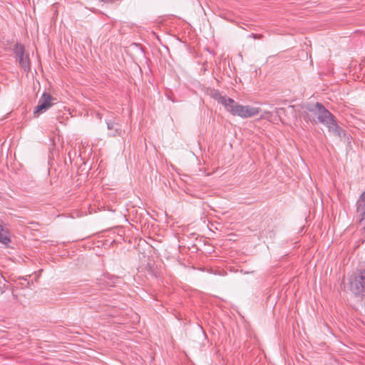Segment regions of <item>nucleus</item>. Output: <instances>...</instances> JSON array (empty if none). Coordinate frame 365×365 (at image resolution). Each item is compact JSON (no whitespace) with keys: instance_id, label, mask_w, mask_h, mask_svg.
<instances>
[{"instance_id":"obj_1","label":"nucleus","mask_w":365,"mask_h":365,"mask_svg":"<svg viewBox=\"0 0 365 365\" xmlns=\"http://www.w3.org/2000/svg\"><path fill=\"white\" fill-rule=\"evenodd\" d=\"M306 109L308 111L304 116L306 120L314 124L320 123L324 125L336 136L344 135V130L336 123L334 116L322 103L308 104Z\"/></svg>"},{"instance_id":"obj_2","label":"nucleus","mask_w":365,"mask_h":365,"mask_svg":"<svg viewBox=\"0 0 365 365\" xmlns=\"http://www.w3.org/2000/svg\"><path fill=\"white\" fill-rule=\"evenodd\" d=\"M230 105L227 108V111L232 115H237L242 118H248L259 114L260 108L252 107L250 106H242L238 104L233 99L229 100Z\"/></svg>"},{"instance_id":"obj_3","label":"nucleus","mask_w":365,"mask_h":365,"mask_svg":"<svg viewBox=\"0 0 365 365\" xmlns=\"http://www.w3.org/2000/svg\"><path fill=\"white\" fill-rule=\"evenodd\" d=\"M14 53L20 66L25 72L29 73L31 71V63L29 54L25 53L24 46L21 43H16L14 48Z\"/></svg>"},{"instance_id":"obj_4","label":"nucleus","mask_w":365,"mask_h":365,"mask_svg":"<svg viewBox=\"0 0 365 365\" xmlns=\"http://www.w3.org/2000/svg\"><path fill=\"white\" fill-rule=\"evenodd\" d=\"M53 100L55 99L51 94L43 93L39 98L38 106L35 108L34 117H38L40 113L48 110L53 105L52 101Z\"/></svg>"},{"instance_id":"obj_5","label":"nucleus","mask_w":365,"mask_h":365,"mask_svg":"<svg viewBox=\"0 0 365 365\" xmlns=\"http://www.w3.org/2000/svg\"><path fill=\"white\" fill-rule=\"evenodd\" d=\"M356 213L359 225L365 230V190L356 201Z\"/></svg>"},{"instance_id":"obj_6","label":"nucleus","mask_w":365,"mask_h":365,"mask_svg":"<svg viewBox=\"0 0 365 365\" xmlns=\"http://www.w3.org/2000/svg\"><path fill=\"white\" fill-rule=\"evenodd\" d=\"M107 128L110 130L109 136L117 137L122 134L121 125L116 121L115 118H108L106 120Z\"/></svg>"},{"instance_id":"obj_7","label":"nucleus","mask_w":365,"mask_h":365,"mask_svg":"<svg viewBox=\"0 0 365 365\" xmlns=\"http://www.w3.org/2000/svg\"><path fill=\"white\" fill-rule=\"evenodd\" d=\"M210 96L213 99L217 101L219 103L224 106V107L225 108L226 110L228 107V105H230V103L228 102V101L232 99V98H227L226 96H222L221 93L219 92V91H217V90L211 91Z\"/></svg>"},{"instance_id":"obj_8","label":"nucleus","mask_w":365,"mask_h":365,"mask_svg":"<svg viewBox=\"0 0 365 365\" xmlns=\"http://www.w3.org/2000/svg\"><path fill=\"white\" fill-rule=\"evenodd\" d=\"M11 242L9 230L0 224V242L9 245Z\"/></svg>"},{"instance_id":"obj_9","label":"nucleus","mask_w":365,"mask_h":365,"mask_svg":"<svg viewBox=\"0 0 365 365\" xmlns=\"http://www.w3.org/2000/svg\"><path fill=\"white\" fill-rule=\"evenodd\" d=\"M146 269L148 270V273L151 275V276H153L155 277H158V272L156 269V267H155V264L154 263H148L147 266H146Z\"/></svg>"},{"instance_id":"obj_10","label":"nucleus","mask_w":365,"mask_h":365,"mask_svg":"<svg viewBox=\"0 0 365 365\" xmlns=\"http://www.w3.org/2000/svg\"><path fill=\"white\" fill-rule=\"evenodd\" d=\"M264 36L262 34H251L249 36V38H252L254 39H262L263 38Z\"/></svg>"},{"instance_id":"obj_11","label":"nucleus","mask_w":365,"mask_h":365,"mask_svg":"<svg viewBox=\"0 0 365 365\" xmlns=\"http://www.w3.org/2000/svg\"><path fill=\"white\" fill-rule=\"evenodd\" d=\"M6 290V284H0V294H3Z\"/></svg>"},{"instance_id":"obj_12","label":"nucleus","mask_w":365,"mask_h":365,"mask_svg":"<svg viewBox=\"0 0 365 365\" xmlns=\"http://www.w3.org/2000/svg\"><path fill=\"white\" fill-rule=\"evenodd\" d=\"M96 117H97L99 120H101L103 116H102V114H101V113H98L96 114Z\"/></svg>"},{"instance_id":"obj_13","label":"nucleus","mask_w":365,"mask_h":365,"mask_svg":"<svg viewBox=\"0 0 365 365\" xmlns=\"http://www.w3.org/2000/svg\"><path fill=\"white\" fill-rule=\"evenodd\" d=\"M29 284H30L29 282H26V287H29Z\"/></svg>"}]
</instances>
